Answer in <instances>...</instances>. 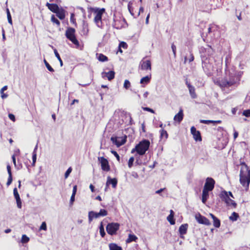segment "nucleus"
I'll use <instances>...</instances> for the list:
<instances>
[{"label":"nucleus","instance_id":"6e6d98bb","mask_svg":"<svg viewBox=\"0 0 250 250\" xmlns=\"http://www.w3.org/2000/svg\"><path fill=\"white\" fill-rule=\"evenodd\" d=\"M8 117L9 119L12 120L13 122H15L16 120L15 115L12 113H9L8 114Z\"/></svg>","mask_w":250,"mask_h":250},{"label":"nucleus","instance_id":"423d86ee","mask_svg":"<svg viewBox=\"0 0 250 250\" xmlns=\"http://www.w3.org/2000/svg\"><path fill=\"white\" fill-rule=\"evenodd\" d=\"M219 197L228 206L232 205L234 208L236 207L237 204L229 197L228 193L226 190L221 191Z\"/></svg>","mask_w":250,"mask_h":250},{"label":"nucleus","instance_id":"e2e57ef3","mask_svg":"<svg viewBox=\"0 0 250 250\" xmlns=\"http://www.w3.org/2000/svg\"><path fill=\"white\" fill-rule=\"evenodd\" d=\"M194 59V58L193 55L191 52H190L189 58V60H188L189 62H190L193 61Z\"/></svg>","mask_w":250,"mask_h":250},{"label":"nucleus","instance_id":"8fccbe9b","mask_svg":"<svg viewBox=\"0 0 250 250\" xmlns=\"http://www.w3.org/2000/svg\"><path fill=\"white\" fill-rule=\"evenodd\" d=\"M72 171L71 167H69L64 174L65 178H67Z\"/></svg>","mask_w":250,"mask_h":250},{"label":"nucleus","instance_id":"f257e3e1","mask_svg":"<svg viewBox=\"0 0 250 250\" xmlns=\"http://www.w3.org/2000/svg\"><path fill=\"white\" fill-rule=\"evenodd\" d=\"M227 75V77L217 82L218 85L222 89L229 88L232 86H237L239 80H238L235 74L229 71L228 74Z\"/></svg>","mask_w":250,"mask_h":250},{"label":"nucleus","instance_id":"58836bf2","mask_svg":"<svg viewBox=\"0 0 250 250\" xmlns=\"http://www.w3.org/2000/svg\"><path fill=\"white\" fill-rule=\"evenodd\" d=\"M238 217V214L235 212H233L229 217V219L232 221H235L237 220Z\"/></svg>","mask_w":250,"mask_h":250},{"label":"nucleus","instance_id":"20e7f679","mask_svg":"<svg viewBox=\"0 0 250 250\" xmlns=\"http://www.w3.org/2000/svg\"><path fill=\"white\" fill-rule=\"evenodd\" d=\"M105 10L104 8H96L94 10L93 12L95 15L94 21L96 24L97 27L103 28V23L102 22V16L103 14L105 12Z\"/></svg>","mask_w":250,"mask_h":250},{"label":"nucleus","instance_id":"72a5a7b5","mask_svg":"<svg viewBox=\"0 0 250 250\" xmlns=\"http://www.w3.org/2000/svg\"><path fill=\"white\" fill-rule=\"evenodd\" d=\"M138 239L137 236L134 234H129L128 235V238L126 240V243H130L132 241H136V240Z\"/></svg>","mask_w":250,"mask_h":250},{"label":"nucleus","instance_id":"9d476101","mask_svg":"<svg viewBox=\"0 0 250 250\" xmlns=\"http://www.w3.org/2000/svg\"><path fill=\"white\" fill-rule=\"evenodd\" d=\"M98 159L101 164L102 169L104 171H109L110 168L108 160L104 157H99Z\"/></svg>","mask_w":250,"mask_h":250},{"label":"nucleus","instance_id":"4be33fe9","mask_svg":"<svg viewBox=\"0 0 250 250\" xmlns=\"http://www.w3.org/2000/svg\"><path fill=\"white\" fill-rule=\"evenodd\" d=\"M99 216L98 212L90 211L88 212V222L91 223L94 218H98Z\"/></svg>","mask_w":250,"mask_h":250},{"label":"nucleus","instance_id":"c03bdc74","mask_svg":"<svg viewBox=\"0 0 250 250\" xmlns=\"http://www.w3.org/2000/svg\"><path fill=\"white\" fill-rule=\"evenodd\" d=\"M242 115L246 117H250V109L244 110L242 112Z\"/></svg>","mask_w":250,"mask_h":250},{"label":"nucleus","instance_id":"2f4dec72","mask_svg":"<svg viewBox=\"0 0 250 250\" xmlns=\"http://www.w3.org/2000/svg\"><path fill=\"white\" fill-rule=\"evenodd\" d=\"M160 138L161 139H163V138L165 139V140H166L168 137V133H167V131L164 130V129H161L160 130Z\"/></svg>","mask_w":250,"mask_h":250},{"label":"nucleus","instance_id":"bf43d9fd","mask_svg":"<svg viewBox=\"0 0 250 250\" xmlns=\"http://www.w3.org/2000/svg\"><path fill=\"white\" fill-rule=\"evenodd\" d=\"M74 14L73 13H72L71 14L70 16V21L72 22L73 23H76L75 19H74Z\"/></svg>","mask_w":250,"mask_h":250},{"label":"nucleus","instance_id":"6e6552de","mask_svg":"<svg viewBox=\"0 0 250 250\" xmlns=\"http://www.w3.org/2000/svg\"><path fill=\"white\" fill-rule=\"evenodd\" d=\"M119 224L117 223H108L106 227V231L111 235H114L119 229Z\"/></svg>","mask_w":250,"mask_h":250},{"label":"nucleus","instance_id":"6ab92c4d","mask_svg":"<svg viewBox=\"0 0 250 250\" xmlns=\"http://www.w3.org/2000/svg\"><path fill=\"white\" fill-rule=\"evenodd\" d=\"M46 6L51 11L55 13H56V12L60 9L57 4L49 3L47 2L46 3Z\"/></svg>","mask_w":250,"mask_h":250},{"label":"nucleus","instance_id":"f704fd0d","mask_svg":"<svg viewBox=\"0 0 250 250\" xmlns=\"http://www.w3.org/2000/svg\"><path fill=\"white\" fill-rule=\"evenodd\" d=\"M53 50H54V52L55 56L56 57V58L58 59V60L60 62V65L61 66H62L63 65V62H62V60L61 59V58L60 57V56L59 53L58 52L56 49L53 48Z\"/></svg>","mask_w":250,"mask_h":250},{"label":"nucleus","instance_id":"2eb2a0df","mask_svg":"<svg viewBox=\"0 0 250 250\" xmlns=\"http://www.w3.org/2000/svg\"><path fill=\"white\" fill-rule=\"evenodd\" d=\"M13 194H14V197L16 200L17 207L19 208H21V206H22L21 201V200L20 198V195L18 193L17 188H15L13 189Z\"/></svg>","mask_w":250,"mask_h":250},{"label":"nucleus","instance_id":"13d9d810","mask_svg":"<svg viewBox=\"0 0 250 250\" xmlns=\"http://www.w3.org/2000/svg\"><path fill=\"white\" fill-rule=\"evenodd\" d=\"M112 153L116 157L118 161H119L120 160V156L119 154L117 153V152L115 151L112 150L111 151Z\"/></svg>","mask_w":250,"mask_h":250},{"label":"nucleus","instance_id":"b1692460","mask_svg":"<svg viewBox=\"0 0 250 250\" xmlns=\"http://www.w3.org/2000/svg\"><path fill=\"white\" fill-rule=\"evenodd\" d=\"M188 228V224H184L180 226L179 229V232L180 235H184L187 233Z\"/></svg>","mask_w":250,"mask_h":250},{"label":"nucleus","instance_id":"ea45409f","mask_svg":"<svg viewBox=\"0 0 250 250\" xmlns=\"http://www.w3.org/2000/svg\"><path fill=\"white\" fill-rule=\"evenodd\" d=\"M43 62L48 71L51 72L54 71V69L50 66V65L48 63V62L46 61L45 59H44Z\"/></svg>","mask_w":250,"mask_h":250},{"label":"nucleus","instance_id":"0eeeda50","mask_svg":"<svg viewBox=\"0 0 250 250\" xmlns=\"http://www.w3.org/2000/svg\"><path fill=\"white\" fill-rule=\"evenodd\" d=\"M202 67L205 72L208 75H210L212 70L213 66L208 60L206 56L202 55Z\"/></svg>","mask_w":250,"mask_h":250},{"label":"nucleus","instance_id":"c9c22d12","mask_svg":"<svg viewBox=\"0 0 250 250\" xmlns=\"http://www.w3.org/2000/svg\"><path fill=\"white\" fill-rule=\"evenodd\" d=\"M98 59L100 62H104L108 60V58L103 54H100L98 56Z\"/></svg>","mask_w":250,"mask_h":250},{"label":"nucleus","instance_id":"473e14b6","mask_svg":"<svg viewBox=\"0 0 250 250\" xmlns=\"http://www.w3.org/2000/svg\"><path fill=\"white\" fill-rule=\"evenodd\" d=\"M7 86L5 85L0 89V92L1 94V97L2 99H4L8 97V95L7 94L4 93V91L6 90L7 89Z\"/></svg>","mask_w":250,"mask_h":250},{"label":"nucleus","instance_id":"864d4df0","mask_svg":"<svg viewBox=\"0 0 250 250\" xmlns=\"http://www.w3.org/2000/svg\"><path fill=\"white\" fill-rule=\"evenodd\" d=\"M171 48L172 50L173 55H174V57H175L176 55V47L173 43L172 44V45H171Z\"/></svg>","mask_w":250,"mask_h":250},{"label":"nucleus","instance_id":"a878e982","mask_svg":"<svg viewBox=\"0 0 250 250\" xmlns=\"http://www.w3.org/2000/svg\"><path fill=\"white\" fill-rule=\"evenodd\" d=\"M125 116V119H126V121L125 122V124H127V125H131L133 124V122L132 120V119L131 118V115L129 113H126L125 112L124 114Z\"/></svg>","mask_w":250,"mask_h":250},{"label":"nucleus","instance_id":"4d7b16f0","mask_svg":"<svg viewBox=\"0 0 250 250\" xmlns=\"http://www.w3.org/2000/svg\"><path fill=\"white\" fill-rule=\"evenodd\" d=\"M127 46V44L125 42H121L120 43V44H119V47H123V48H126Z\"/></svg>","mask_w":250,"mask_h":250},{"label":"nucleus","instance_id":"4c0bfd02","mask_svg":"<svg viewBox=\"0 0 250 250\" xmlns=\"http://www.w3.org/2000/svg\"><path fill=\"white\" fill-rule=\"evenodd\" d=\"M29 238L25 234H23L21 240V243L22 244L27 243L29 241Z\"/></svg>","mask_w":250,"mask_h":250},{"label":"nucleus","instance_id":"774afa93","mask_svg":"<svg viewBox=\"0 0 250 250\" xmlns=\"http://www.w3.org/2000/svg\"><path fill=\"white\" fill-rule=\"evenodd\" d=\"M132 176L134 178H137L138 177V175L136 172H133L132 174Z\"/></svg>","mask_w":250,"mask_h":250},{"label":"nucleus","instance_id":"7ed1b4c3","mask_svg":"<svg viewBox=\"0 0 250 250\" xmlns=\"http://www.w3.org/2000/svg\"><path fill=\"white\" fill-rule=\"evenodd\" d=\"M149 146V141L146 139H144L140 142L139 143L135 146V148L132 149L131 153H133L134 152L136 151L138 154L143 155L145 154L146 151L148 149Z\"/></svg>","mask_w":250,"mask_h":250},{"label":"nucleus","instance_id":"7c9ffc66","mask_svg":"<svg viewBox=\"0 0 250 250\" xmlns=\"http://www.w3.org/2000/svg\"><path fill=\"white\" fill-rule=\"evenodd\" d=\"M151 76H146L142 78L140 80V83L142 84H147L150 81Z\"/></svg>","mask_w":250,"mask_h":250},{"label":"nucleus","instance_id":"dca6fc26","mask_svg":"<svg viewBox=\"0 0 250 250\" xmlns=\"http://www.w3.org/2000/svg\"><path fill=\"white\" fill-rule=\"evenodd\" d=\"M140 67L142 70H151V67L150 61L149 60L141 61L140 62Z\"/></svg>","mask_w":250,"mask_h":250},{"label":"nucleus","instance_id":"69168bd1","mask_svg":"<svg viewBox=\"0 0 250 250\" xmlns=\"http://www.w3.org/2000/svg\"><path fill=\"white\" fill-rule=\"evenodd\" d=\"M165 188H160V189L156 191L155 193L156 194H160L162 191H163L165 190Z\"/></svg>","mask_w":250,"mask_h":250},{"label":"nucleus","instance_id":"cd10ccee","mask_svg":"<svg viewBox=\"0 0 250 250\" xmlns=\"http://www.w3.org/2000/svg\"><path fill=\"white\" fill-rule=\"evenodd\" d=\"M200 51H202L203 52H205L207 53L208 54V56L211 55L213 52L212 48L210 46H209V45L208 46L207 48H201L200 49Z\"/></svg>","mask_w":250,"mask_h":250},{"label":"nucleus","instance_id":"f3484780","mask_svg":"<svg viewBox=\"0 0 250 250\" xmlns=\"http://www.w3.org/2000/svg\"><path fill=\"white\" fill-rule=\"evenodd\" d=\"M183 110L182 109H180L178 113L174 116L173 119L175 122L180 123L183 120Z\"/></svg>","mask_w":250,"mask_h":250},{"label":"nucleus","instance_id":"e433bc0d","mask_svg":"<svg viewBox=\"0 0 250 250\" xmlns=\"http://www.w3.org/2000/svg\"><path fill=\"white\" fill-rule=\"evenodd\" d=\"M99 230L101 236L102 237H104L105 235V233L104 230V227L102 222L101 223L100 226L99 227Z\"/></svg>","mask_w":250,"mask_h":250},{"label":"nucleus","instance_id":"3c124183","mask_svg":"<svg viewBox=\"0 0 250 250\" xmlns=\"http://www.w3.org/2000/svg\"><path fill=\"white\" fill-rule=\"evenodd\" d=\"M36 159H37V154L36 153H33L32 154V161H33V163H32V165L34 166L35 165V164L36 162Z\"/></svg>","mask_w":250,"mask_h":250},{"label":"nucleus","instance_id":"aec40b11","mask_svg":"<svg viewBox=\"0 0 250 250\" xmlns=\"http://www.w3.org/2000/svg\"><path fill=\"white\" fill-rule=\"evenodd\" d=\"M209 215L213 220V226L216 228H219L221 224L220 220L212 213H209Z\"/></svg>","mask_w":250,"mask_h":250},{"label":"nucleus","instance_id":"09e8293b","mask_svg":"<svg viewBox=\"0 0 250 250\" xmlns=\"http://www.w3.org/2000/svg\"><path fill=\"white\" fill-rule=\"evenodd\" d=\"M12 175H8L7 182L6 183L7 186H9L12 182Z\"/></svg>","mask_w":250,"mask_h":250},{"label":"nucleus","instance_id":"c756f323","mask_svg":"<svg viewBox=\"0 0 250 250\" xmlns=\"http://www.w3.org/2000/svg\"><path fill=\"white\" fill-rule=\"evenodd\" d=\"M110 250H122L121 247L115 243H111L109 245Z\"/></svg>","mask_w":250,"mask_h":250},{"label":"nucleus","instance_id":"49530a36","mask_svg":"<svg viewBox=\"0 0 250 250\" xmlns=\"http://www.w3.org/2000/svg\"><path fill=\"white\" fill-rule=\"evenodd\" d=\"M134 161V158L133 157H131L129 159V160L128 162V166L129 168H131L132 167Z\"/></svg>","mask_w":250,"mask_h":250},{"label":"nucleus","instance_id":"de8ad7c7","mask_svg":"<svg viewBox=\"0 0 250 250\" xmlns=\"http://www.w3.org/2000/svg\"><path fill=\"white\" fill-rule=\"evenodd\" d=\"M40 230H46L47 229L46 224L45 222H43L40 228Z\"/></svg>","mask_w":250,"mask_h":250},{"label":"nucleus","instance_id":"c85d7f7f","mask_svg":"<svg viewBox=\"0 0 250 250\" xmlns=\"http://www.w3.org/2000/svg\"><path fill=\"white\" fill-rule=\"evenodd\" d=\"M208 192L203 189L202 195V201L203 203H206L208 198Z\"/></svg>","mask_w":250,"mask_h":250},{"label":"nucleus","instance_id":"a211bd4d","mask_svg":"<svg viewBox=\"0 0 250 250\" xmlns=\"http://www.w3.org/2000/svg\"><path fill=\"white\" fill-rule=\"evenodd\" d=\"M117 180L116 178H111L110 177L108 176L107 178V181L106 183V187H108L109 185L111 184L113 188H116L117 185Z\"/></svg>","mask_w":250,"mask_h":250},{"label":"nucleus","instance_id":"5fc2aeb1","mask_svg":"<svg viewBox=\"0 0 250 250\" xmlns=\"http://www.w3.org/2000/svg\"><path fill=\"white\" fill-rule=\"evenodd\" d=\"M143 109L144 111H148V112H150L152 113H154V110H153L152 109H151V108H150L149 107H143Z\"/></svg>","mask_w":250,"mask_h":250},{"label":"nucleus","instance_id":"ddd939ff","mask_svg":"<svg viewBox=\"0 0 250 250\" xmlns=\"http://www.w3.org/2000/svg\"><path fill=\"white\" fill-rule=\"evenodd\" d=\"M191 133L193 135L194 140L196 141H201L202 138L200 132L197 130L194 126H192L190 128Z\"/></svg>","mask_w":250,"mask_h":250},{"label":"nucleus","instance_id":"412c9836","mask_svg":"<svg viewBox=\"0 0 250 250\" xmlns=\"http://www.w3.org/2000/svg\"><path fill=\"white\" fill-rule=\"evenodd\" d=\"M102 75L103 77H106L109 81H111L115 77V72L113 71H109L108 72H103Z\"/></svg>","mask_w":250,"mask_h":250},{"label":"nucleus","instance_id":"f8f14e48","mask_svg":"<svg viewBox=\"0 0 250 250\" xmlns=\"http://www.w3.org/2000/svg\"><path fill=\"white\" fill-rule=\"evenodd\" d=\"M126 136L125 138H120L117 137H112L111 141L115 144L117 147H119L124 145L126 142Z\"/></svg>","mask_w":250,"mask_h":250},{"label":"nucleus","instance_id":"f03ea898","mask_svg":"<svg viewBox=\"0 0 250 250\" xmlns=\"http://www.w3.org/2000/svg\"><path fill=\"white\" fill-rule=\"evenodd\" d=\"M241 165L242 167L240 172V182L243 187L248 189L250 183V169L245 163H242Z\"/></svg>","mask_w":250,"mask_h":250},{"label":"nucleus","instance_id":"603ef678","mask_svg":"<svg viewBox=\"0 0 250 250\" xmlns=\"http://www.w3.org/2000/svg\"><path fill=\"white\" fill-rule=\"evenodd\" d=\"M200 123L205 124H209L210 123H213V120H201Z\"/></svg>","mask_w":250,"mask_h":250},{"label":"nucleus","instance_id":"37998d69","mask_svg":"<svg viewBox=\"0 0 250 250\" xmlns=\"http://www.w3.org/2000/svg\"><path fill=\"white\" fill-rule=\"evenodd\" d=\"M7 16L8 22L10 24H12V18L8 9H7Z\"/></svg>","mask_w":250,"mask_h":250},{"label":"nucleus","instance_id":"1a4fd4ad","mask_svg":"<svg viewBox=\"0 0 250 250\" xmlns=\"http://www.w3.org/2000/svg\"><path fill=\"white\" fill-rule=\"evenodd\" d=\"M215 181L210 177H208L206 179V182L203 189L209 192L213 190L214 187Z\"/></svg>","mask_w":250,"mask_h":250},{"label":"nucleus","instance_id":"79ce46f5","mask_svg":"<svg viewBox=\"0 0 250 250\" xmlns=\"http://www.w3.org/2000/svg\"><path fill=\"white\" fill-rule=\"evenodd\" d=\"M51 21L52 22L56 23L58 26L60 25V22L55 17V16L53 15L51 18Z\"/></svg>","mask_w":250,"mask_h":250},{"label":"nucleus","instance_id":"0e129e2a","mask_svg":"<svg viewBox=\"0 0 250 250\" xmlns=\"http://www.w3.org/2000/svg\"><path fill=\"white\" fill-rule=\"evenodd\" d=\"M77 191V186H74L73 188L72 194L76 195Z\"/></svg>","mask_w":250,"mask_h":250},{"label":"nucleus","instance_id":"a19ab883","mask_svg":"<svg viewBox=\"0 0 250 250\" xmlns=\"http://www.w3.org/2000/svg\"><path fill=\"white\" fill-rule=\"evenodd\" d=\"M98 213L100 217L101 216H105L107 215V211L104 209H101L100 211Z\"/></svg>","mask_w":250,"mask_h":250},{"label":"nucleus","instance_id":"a18cd8bd","mask_svg":"<svg viewBox=\"0 0 250 250\" xmlns=\"http://www.w3.org/2000/svg\"><path fill=\"white\" fill-rule=\"evenodd\" d=\"M130 86V83L127 80H125L124 83V87L125 89H128Z\"/></svg>","mask_w":250,"mask_h":250},{"label":"nucleus","instance_id":"5701e85b","mask_svg":"<svg viewBox=\"0 0 250 250\" xmlns=\"http://www.w3.org/2000/svg\"><path fill=\"white\" fill-rule=\"evenodd\" d=\"M88 31V23L83 21L82 25V29L81 31V35L84 36L87 35Z\"/></svg>","mask_w":250,"mask_h":250},{"label":"nucleus","instance_id":"052dcab7","mask_svg":"<svg viewBox=\"0 0 250 250\" xmlns=\"http://www.w3.org/2000/svg\"><path fill=\"white\" fill-rule=\"evenodd\" d=\"M75 194H72V195L71 196V198H70V204L71 205H72L74 200H75Z\"/></svg>","mask_w":250,"mask_h":250},{"label":"nucleus","instance_id":"bb28decb","mask_svg":"<svg viewBox=\"0 0 250 250\" xmlns=\"http://www.w3.org/2000/svg\"><path fill=\"white\" fill-rule=\"evenodd\" d=\"M174 212L172 210H170V214L167 217V220L171 225H174L175 223L174 219Z\"/></svg>","mask_w":250,"mask_h":250},{"label":"nucleus","instance_id":"9b49d317","mask_svg":"<svg viewBox=\"0 0 250 250\" xmlns=\"http://www.w3.org/2000/svg\"><path fill=\"white\" fill-rule=\"evenodd\" d=\"M195 218L199 224L206 225L207 226H209L211 224L208 219L202 216L200 213L195 214Z\"/></svg>","mask_w":250,"mask_h":250},{"label":"nucleus","instance_id":"39448f33","mask_svg":"<svg viewBox=\"0 0 250 250\" xmlns=\"http://www.w3.org/2000/svg\"><path fill=\"white\" fill-rule=\"evenodd\" d=\"M75 30L74 28L72 27H68L65 31V36L69 40L73 43L76 45H79V42L76 38Z\"/></svg>","mask_w":250,"mask_h":250},{"label":"nucleus","instance_id":"393cba45","mask_svg":"<svg viewBox=\"0 0 250 250\" xmlns=\"http://www.w3.org/2000/svg\"><path fill=\"white\" fill-rule=\"evenodd\" d=\"M55 13L60 20H62L65 18V10L62 8L59 9Z\"/></svg>","mask_w":250,"mask_h":250},{"label":"nucleus","instance_id":"338daca9","mask_svg":"<svg viewBox=\"0 0 250 250\" xmlns=\"http://www.w3.org/2000/svg\"><path fill=\"white\" fill-rule=\"evenodd\" d=\"M238 136V133L237 131H235L233 133L234 139H236L237 138Z\"/></svg>","mask_w":250,"mask_h":250},{"label":"nucleus","instance_id":"680f3d73","mask_svg":"<svg viewBox=\"0 0 250 250\" xmlns=\"http://www.w3.org/2000/svg\"><path fill=\"white\" fill-rule=\"evenodd\" d=\"M7 170L8 173V175H12V172L11 169V167L9 165L7 166Z\"/></svg>","mask_w":250,"mask_h":250},{"label":"nucleus","instance_id":"4468645a","mask_svg":"<svg viewBox=\"0 0 250 250\" xmlns=\"http://www.w3.org/2000/svg\"><path fill=\"white\" fill-rule=\"evenodd\" d=\"M186 84L188 88L189 92L191 97L192 99L196 98L197 95L195 93V87L193 86H192V85H191L190 83L188 82V81L187 79L186 80Z\"/></svg>","mask_w":250,"mask_h":250}]
</instances>
